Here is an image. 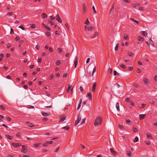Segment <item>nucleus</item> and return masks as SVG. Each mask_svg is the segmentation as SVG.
<instances>
[{
	"mask_svg": "<svg viewBox=\"0 0 157 157\" xmlns=\"http://www.w3.org/2000/svg\"><path fill=\"white\" fill-rule=\"evenodd\" d=\"M102 122V119L100 117H97L94 123V125L97 126L101 124Z\"/></svg>",
	"mask_w": 157,
	"mask_h": 157,
	"instance_id": "f257e3e1",
	"label": "nucleus"
},
{
	"mask_svg": "<svg viewBox=\"0 0 157 157\" xmlns=\"http://www.w3.org/2000/svg\"><path fill=\"white\" fill-rule=\"evenodd\" d=\"M53 141H47L45 143L43 144V146H48L49 144H52L53 143Z\"/></svg>",
	"mask_w": 157,
	"mask_h": 157,
	"instance_id": "f03ea898",
	"label": "nucleus"
},
{
	"mask_svg": "<svg viewBox=\"0 0 157 157\" xmlns=\"http://www.w3.org/2000/svg\"><path fill=\"white\" fill-rule=\"evenodd\" d=\"M81 118L80 115H78L77 119L76 121L75 122V125H76L79 123V121L81 120Z\"/></svg>",
	"mask_w": 157,
	"mask_h": 157,
	"instance_id": "7ed1b4c3",
	"label": "nucleus"
},
{
	"mask_svg": "<svg viewBox=\"0 0 157 157\" xmlns=\"http://www.w3.org/2000/svg\"><path fill=\"white\" fill-rule=\"evenodd\" d=\"M94 29V28L93 27H87L86 26L85 27L86 31V29L88 31H90Z\"/></svg>",
	"mask_w": 157,
	"mask_h": 157,
	"instance_id": "20e7f679",
	"label": "nucleus"
},
{
	"mask_svg": "<svg viewBox=\"0 0 157 157\" xmlns=\"http://www.w3.org/2000/svg\"><path fill=\"white\" fill-rule=\"evenodd\" d=\"M56 21H57L60 22V23H61L62 22V21L59 16V15L58 14H57V15H56Z\"/></svg>",
	"mask_w": 157,
	"mask_h": 157,
	"instance_id": "39448f33",
	"label": "nucleus"
},
{
	"mask_svg": "<svg viewBox=\"0 0 157 157\" xmlns=\"http://www.w3.org/2000/svg\"><path fill=\"white\" fill-rule=\"evenodd\" d=\"M78 57L77 56H76L75 57L74 61L75 68H76L77 67L78 64Z\"/></svg>",
	"mask_w": 157,
	"mask_h": 157,
	"instance_id": "423d86ee",
	"label": "nucleus"
},
{
	"mask_svg": "<svg viewBox=\"0 0 157 157\" xmlns=\"http://www.w3.org/2000/svg\"><path fill=\"white\" fill-rule=\"evenodd\" d=\"M12 145L13 146H14L15 147H20L21 146V144H20L19 143H12Z\"/></svg>",
	"mask_w": 157,
	"mask_h": 157,
	"instance_id": "0eeeda50",
	"label": "nucleus"
},
{
	"mask_svg": "<svg viewBox=\"0 0 157 157\" xmlns=\"http://www.w3.org/2000/svg\"><path fill=\"white\" fill-rule=\"evenodd\" d=\"M96 82L94 83L92 86V91L94 93L95 92L96 86Z\"/></svg>",
	"mask_w": 157,
	"mask_h": 157,
	"instance_id": "6e6552de",
	"label": "nucleus"
},
{
	"mask_svg": "<svg viewBox=\"0 0 157 157\" xmlns=\"http://www.w3.org/2000/svg\"><path fill=\"white\" fill-rule=\"evenodd\" d=\"M110 151H111V153L112 154L116 155H117V152L113 150V149L112 148H110Z\"/></svg>",
	"mask_w": 157,
	"mask_h": 157,
	"instance_id": "1a4fd4ad",
	"label": "nucleus"
},
{
	"mask_svg": "<svg viewBox=\"0 0 157 157\" xmlns=\"http://www.w3.org/2000/svg\"><path fill=\"white\" fill-rule=\"evenodd\" d=\"M146 114H140L139 118L140 120H143Z\"/></svg>",
	"mask_w": 157,
	"mask_h": 157,
	"instance_id": "9d476101",
	"label": "nucleus"
},
{
	"mask_svg": "<svg viewBox=\"0 0 157 157\" xmlns=\"http://www.w3.org/2000/svg\"><path fill=\"white\" fill-rule=\"evenodd\" d=\"M113 11H114V5H113L112 7L110 8V11L109 12V14H111L113 12Z\"/></svg>",
	"mask_w": 157,
	"mask_h": 157,
	"instance_id": "9b49d317",
	"label": "nucleus"
},
{
	"mask_svg": "<svg viewBox=\"0 0 157 157\" xmlns=\"http://www.w3.org/2000/svg\"><path fill=\"white\" fill-rule=\"evenodd\" d=\"M86 97L88 98L90 100H91L92 96L90 93H88L86 95Z\"/></svg>",
	"mask_w": 157,
	"mask_h": 157,
	"instance_id": "f8f14e48",
	"label": "nucleus"
},
{
	"mask_svg": "<svg viewBox=\"0 0 157 157\" xmlns=\"http://www.w3.org/2000/svg\"><path fill=\"white\" fill-rule=\"evenodd\" d=\"M98 33L97 32H95L94 33V35H93V36H91V37L92 38H95L97 36H98Z\"/></svg>",
	"mask_w": 157,
	"mask_h": 157,
	"instance_id": "ddd939ff",
	"label": "nucleus"
},
{
	"mask_svg": "<svg viewBox=\"0 0 157 157\" xmlns=\"http://www.w3.org/2000/svg\"><path fill=\"white\" fill-rule=\"evenodd\" d=\"M66 119V117L64 116L61 117L60 118L59 122H62L64 121Z\"/></svg>",
	"mask_w": 157,
	"mask_h": 157,
	"instance_id": "4468645a",
	"label": "nucleus"
},
{
	"mask_svg": "<svg viewBox=\"0 0 157 157\" xmlns=\"http://www.w3.org/2000/svg\"><path fill=\"white\" fill-rule=\"evenodd\" d=\"M116 108L117 109V110L118 111H120V108H119V103L117 102L116 103Z\"/></svg>",
	"mask_w": 157,
	"mask_h": 157,
	"instance_id": "2eb2a0df",
	"label": "nucleus"
},
{
	"mask_svg": "<svg viewBox=\"0 0 157 157\" xmlns=\"http://www.w3.org/2000/svg\"><path fill=\"white\" fill-rule=\"evenodd\" d=\"M126 154L128 155V157H130L131 156L132 153L129 151H126Z\"/></svg>",
	"mask_w": 157,
	"mask_h": 157,
	"instance_id": "dca6fc26",
	"label": "nucleus"
},
{
	"mask_svg": "<svg viewBox=\"0 0 157 157\" xmlns=\"http://www.w3.org/2000/svg\"><path fill=\"white\" fill-rule=\"evenodd\" d=\"M82 100L81 99L80 100L79 104L78 105V107H77V110L79 109L80 108V107H81V105L82 103Z\"/></svg>",
	"mask_w": 157,
	"mask_h": 157,
	"instance_id": "f3484780",
	"label": "nucleus"
},
{
	"mask_svg": "<svg viewBox=\"0 0 157 157\" xmlns=\"http://www.w3.org/2000/svg\"><path fill=\"white\" fill-rule=\"evenodd\" d=\"M137 39L138 40L141 41H143L144 40L143 37H141L140 36H138Z\"/></svg>",
	"mask_w": 157,
	"mask_h": 157,
	"instance_id": "a211bd4d",
	"label": "nucleus"
},
{
	"mask_svg": "<svg viewBox=\"0 0 157 157\" xmlns=\"http://www.w3.org/2000/svg\"><path fill=\"white\" fill-rule=\"evenodd\" d=\"M41 113L44 116L47 117L49 115V114L45 112H42Z\"/></svg>",
	"mask_w": 157,
	"mask_h": 157,
	"instance_id": "6ab92c4d",
	"label": "nucleus"
},
{
	"mask_svg": "<svg viewBox=\"0 0 157 157\" xmlns=\"http://www.w3.org/2000/svg\"><path fill=\"white\" fill-rule=\"evenodd\" d=\"M41 143H40L34 144L33 145L34 147L36 148L37 147H40L41 145Z\"/></svg>",
	"mask_w": 157,
	"mask_h": 157,
	"instance_id": "aec40b11",
	"label": "nucleus"
},
{
	"mask_svg": "<svg viewBox=\"0 0 157 157\" xmlns=\"http://www.w3.org/2000/svg\"><path fill=\"white\" fill-rule=\"evenodd\" d=\"M26 123L28 124V126L29 127H32L34 126V125L33 124L30 123L29 122H27Z\"/></svg>",
	"mask_w": 157,
	"mask_h": 157,
	"instance_id": "412c9836",
	"label": "nucleus"
},
{
	"mask_svg": "<svg viewBox=\"0 0 157 157\" xmlns=\"http://www.w3.org/2000/svg\"><path fill=\"white\" fill-rule=\"evenodd\" d=\"M143 81L145 84H147L149 82V80L147 78H145L143 79Z\"/></svg>",
	"mask_w": 157,
	"mask_h": 157,
	"instance_id": "4be33fe9",
	"label": "nucleus"
},
{
	"mask_svg": "<svg viewBox=\"0 0 157 157\" xmlns=\"http://www.w3.org/2000/svg\"><path fill=\"white\" fill-rule=\"evenodd\" d=\"M71 87H72V85H70V84L68 85V88L67 90V92L68 93L69 92L70 89V88H71Z\"/></svg>",
	"mask_w": 157,
	"mask_h": 157,
	"instance_id": "5701e85b",
	"label": "nucleus"
},
{
	"mask_svg": "<svg viewBox=\"0 0 157 157\" xmlns=\"http://www.w3.org/2000/svg\"><path fill=\"white\" fill-rule=\"evenodd\" d=\"M69 126L68 125H66L65 127L62 128V129H64L65 130H68L69 128Z\"/></svg>",
	"mask_w": 157,
	"mask_h": 157,
	"instance_id": "b1692460",
	"label": "nucleus"
},
{
	"mask_svg": "<svg viewBox=\"0 0 157 157\" xmlns=\"http://www.w3.org/2000/svg\"><path fill=\"white\" fill-rule=\"evenodd\" d=\"M6 136L10 140H12L13 139V137L9 135H6Z\"/></svg>",
	"mask_w": 157,
	"mask_h": 157,
	"instance_id": "393cba45",
	"label": "nucleus"
},
{
	"mask_svg": "<svg viewBox=\"0 0 157 157\" xmlns=\"http://www.w3.org/2000/svg\"><path fill=\"white\" fill-rule=\"evenodd\" d=\"M41 16L43 18H45L47 17V15L46 13H44L42 14Z\"/></svg>",
	"mask_w": 157,
	"mask_h": 157,
	"instance_id": "a878e982",
	"label": "nucleus"
},
{
	"mask_svg": "<svg viewBox=\"0 0 157 157\" xmlns=\"http://www.w3.org/2000/svg\"><path fill=\"white\" fill-rule=\"evenodd\" d=\"M83 8L84 12L85 13L86 10V5L85 4H83Z\"/></svg>",
	"mask_w": 157,
	"mask_h": 157,
	"instance_id": "bb28decb",
	"label": "nucleus"
},
{
	"mask_svg": "<svg viewBox=\"0 0 157 157\" xmlns=\"http://www.w3.org/2000/svg\"><path fill=\"white\" fill-rule=\"evenodd\" d=\"M126 122L127 124H128L130 125L132 123L131 121L129 119L126 120Z\"/></svg>",
	"mask_w": 157,
	"mask_h": 157,
	"instance_id": "cd10ccee",
	"label": "nucleus"
},
{
	"mask_svg": "<svg viewBox=\"0 0 157 157\" xmlns=\"http://www.w3.org/2000/svg\"><path fill=\"white\" fill-rule=\"evenodd\" d=\"M138 138L137 136H136L135 139L133 140V141L134 142H136L138 141Z\"/></svg>",
	"mask_w": 157,
	"mask_h": 157,
	"instance_id": "c85d7f7f",
	"label": "nucleus"
},
{
	"mask_svg": "<svg viewBox=\"0 0 157 157\" xmlns=\"http://www.w3.org/2000/svg\"><path fill=\"white\" fill-rule=\"evenodd\" d=\"M27 151H28V149H22L21 150V151L22 153H26Z\"/></svg>",
	"mask_w": 157,
	"mask_h": 157,
	"instance_id": "c756f323",
	"label": "nucleus"
},
{
	"mask_svg": "<svg viewBox=\"0 0 157 157\" xmlns=\"http://www.w3.org/2000/svg\"><path fill=\"white\" fill-rule=\"evenodd\" d=\"M142 35L144 36H146L147 35V33L144 31H142Z\"/></svg>",
	"mask_w": 157,
	"mask_h": 157,
	"instance_id": "7c9ffc66",
	"label": "nucleus"
},
{
	"mask_svg": "<svg viewBox=\"0 0 157 157\" xmlns=\"http://www.w3.org/2000/svg\"><path fill=\"white\" fill-rule=\"evenodd\" d=\"M13 14V12H10L8 13L7 14V15L9 16H12Z\"/></svg>",
	"mask_w": 157,
	"mask_h": 157,
	"instance_id": "2f4dec72",
	"label": "nucleus"
},
{
	"mask_svg": "<svg viewBox=\"0 0 157 157\" xmlns=\"http://www.w3.org/2000/svg\"><path fill=\"white\" fill-rule=\"evenodd\" d=\"M118 44H116L115 47V48H114L115 50V51H117L118 50Z\"/></svg>",
	"mask_w": 157,
	"mask_h": 157,
	"instance_id": "473e14b6",
	"label": "nucleus"
},
{
	"mask_svg": "<svg viewBox=\"0 0 157 157\" xmlns=\"http://www.w3.org/2000/svg\"><path fill=\"white\" fill-rule=\"evenodd\" d=\"M119 127L120 129L121 130H123L124 129L123 126L122 125L119 124Z\"/></svg>",
	"mask_w": 157,
	"mask_h": 157,
	"instance_id": "72a5a7b5",
	"label": "nucleus"
},
{
	"mask_svg": "<svg viewBox=\"0 0 157 157\" xmlns=\"http://www.w3.org/2000/svg\"><path fill=\"white\" fill-rule=\"evenodd\" d=\"M120 67L122 68H123V69H125L126 68V67L125 66V65H124V64H121L120 65Z\"/></svg>",
	"mask_w": 157,
	"mask_h": 157,
	"instance_id": "f704fd0d",
	"label": "nucleus"
},
{
	"mask_svg": "<svg viewBox=\"0 0 157 157\" xmlns=\"http://www.w3.org/2000/svg\"><path fill=\"white\" fill-rule=\"evenodd\" d=\"M0 109L2 110H4L5 109V108L2 105H0Z\"/></svg>",
	"mask_w": 157,
	"mask_h": 157,
	"instance_id": "c9c22d12",
	"label": "nucleus"
},
{
	"mask_svg": "<svg viewBox=\"0 0 157 157\" xmlns=\"http://www.w3.org/2000/svg\"><path fill=\"white\" fill-rule=\"evenodd\" d=\"M133 129L134 132H138V129L134 127Z\"/></svg>",
	"mask_w": 157,
	"mask_h": 157,
	"instance_id": "e433bc0d",
	"label": "nucleus"
},
{
	"mask_svg": "<svg viewBox=\"0 0 157 157\" xmlns=\"http://www.w3.org/2000/svg\"><path fill=\"white\" fill-rule=\"evenodd\" d=\"M86 120V118H84L82 119V121L81 122V124H83L85 123V121Z\"/></svg>",
	"mask_w": 157,
	"mask_h": 157,
	"instance_id": "4c0bfd02",
	"label": "nucleus"
},
{
	"mask_svg": "<svg viewBox=\"0 0 157 157\" xmlns=\"http://www.w3.org/2000/svg\"><path fill=\"white\" fill-rule=\"evenodd\" d=\"M92 8L93 10L94 11V14H96V11L95 10L94 6H92Z\"/></svg>",
	"mask_w": 157,
	"mask_h": 157,
	"instance_id": "58836bf2",
	"label": "nucleus"
},
{
	"mask_svg": "<svg viewBox=\"0 0 157 157\" xmlns=\"http://www.w3.org/2000/svg\"><path fill=\"white\" fill-rule=\"evenodd\" d=\"M132 6L134 8H136L137 6V5L134 3H133L132 4Z\"/></svg>",
	"mask_w": 157,
	"mask_h": 157,
	"instance_id": "ea45409f",
	"label": "nucleus"
},
{
	"mask_svg": "<svg viewBox=\"0 0 157 157\" xmlns=\"http://www.w3.org/2000/svg\"><path fill=\"white\" fill-rule=\"evenodd\" d=\"M96 67H95L93 70V72H92V75H94V74L96 72Z\"/></svg>",
	"mask_w": 157,
	"mask_h": 157,
	"instance_id": "a19ab883",
	"label": "nucleus"
},
{
	"mask_svg": "<svg viewBox=\"0 0 157 157\" xmlns=\"http://www.w3.org/2000/svg\"><path fill=\"white\" fill-rule=\"evenodd\" d=\"M61 63V62L59 60H58L56 63V64L57 65H59Z\"/></svg>",
	"mask_w": 157,
	"mask_h": 157,
	"instance_id": "79ce46f5",
	"label": "nucleus"
},
{
	"mask_svg": "<svg viewBox=\"0 0 157 157\" xmlns=\"http://www.w3.org/2000/svg\"><path fill=\"white\" fill-rule=\"evenodd\" d=\"M124 38L126 40H128V37L127 35L126 34L124 35Z\"/></svg>",
	"mask_w": 157,
	"mask_h": 157,
	"instance_id": "37998d69",
	"label": "nucleus"
},
{
	"mask_svg": "<svg viewBox=\"0 0 157 157\" xmlns=\"http://www.w3.org/2000/svg\"><path fill=\"white\" fill-rule=\"evenodd\" d=\"M146 135H147V137L148 138H152V136L151 135L149 134H147Z\"/></svg>",
	"mask_w": 157,
	"mask_h": 157,
	"instance_id": "c03bdc74",
	"label": "nucleus"
},
{
	"mask_svg": "<svg viewBox=\"0 0 157 157\" xmlns=\"http://www.w3.org/2000/svg\"><path fill=\"white\" fill-rule=\"evenodd\" d=\"M10 33L11 34H12L14 33L13 30L12 28H11Z\"/></svg>",
	"mask_w": 157,
	"mask_h": 157,
	"instance_id": "a18cd8bd",
	"label": "nucleus"
},
{
	"mask_svg": "<svg viewBox=\"0 0 157 157\" xmlns=\"http://www.w3.org/2000/svg\"><path fill=\"white\" fill-rule=\"evenodd\" d=\"M36 26L34 24H32L31 25L30 27L32 28H34Z\"/></svg>",
	"mask_w": 157,
	"mask_h": 157,
	"instance_id": "49530a36",
	"label": "nucleus"
},
{
	"mask_svg": "<svg viewBox=\"0 0 157 157\" xmlns=\"http://www.w3.org/2000/svg\"><path fill=\"white\" fill-rule=\"evenodd\" d=\"M46 35L48 36H49L51 35V33L50 32H47L46 33Z\"/></svg>",
	"mask_w": 157,
	"mask_h": 157,
	"instance_id": "de8ad7c7",
	"label": "nucleus"
},
{
	"mask_svg": "<svg viewBox=\"0 0 157 157\" xmlns=\"http://www.w3.org/2000/svg\"><path fill=\"white\" fill-rule=\"evenodd\" d=\"M128 55L129 56H132L133 55V54L132 53V52H128Z\"/></svg>",
	"mask_w": 157,
	"mask_h": 157,
	"instance_id": "09e8293b",
	"label": "nucleus"
},
{
	"mask_svg": "<svg viewBox=\"0 0 157 157\" xmlns=\"http://www.w3.org/2000/svg\"><path fill=\"white\" fill-rule=\"evenodd\" d=\"M4 118V116H3L2 115H0V122H1L2 121L1 119H3Z\"/></svg>",
	"mask_w": 157,
	"mask_h": 157,
	"instance_id": "8fccbe9b",
	"label": "nucleus"
},
{
	"mask_svg": "<svg viewBox=\"0 0 157 157\" xmlns=\"http://www.w3.org/2000/svg\"><path fill=\"white\" fill-rule=\"evenodd\" d=\"M89 23H90V22L88 20V19H87L85 22V24L87 25L88 24H89Z\"/></svg>",
	"mask_w": 157,
	"mask_h": 157,
	"instance_id": "3c124183",
	"label": "nucleus"
},
{
	"mask_svg": "<svg viewBox=\"0 0 157 157\" xmlns=\"http://www.w3.org/2000/svg\"><path fill=\"white\" fill-rule=\"evenodd\" d=\"M6 78L8 79H11V76L9 75H8L6 76Z\"/></svg>",
	"mask_w": 157,
	"mask_h": 157,
	"instance_id": "603ef678",
	"label": "nucleus"
},
{
	"mask_svg": "<svg viewBox=\"0 0 157 157\" xmlns=\"http://www.w3.org/2000/svg\"><path fill=\"white\" fill-rule=\"evenodd\" d=\"M18 28H21L22 30H25V28L21 26H19Z\"/></svg>",
	"mask_w": 157,
	"mask_h": 157,
	"instance_id": "864d4df0",
	"label": "nucleus"
},
{
	"mask_svg": "<svg viewBox=\"0 0 157 157\" xmlns=\"http://www.w3.org/2000/svg\"><path fill=\"white\" fill-rule=\"evenodd\" d=\"M57 50L59 53H61V52L62 51V50L60 48H58Z\"/></svg>",
	"mask_w": 157,
	"mask_h": 157,
	"instance_id": "5fc2aeb1",
	"label": "nucleus"
},
{
	"mask_svg": "<svg viewBox=\"0 0 157 157\" xmlns=\"http://www.w3.org/2000/svg\"><path fill=\"white\" fill-rule=\"evenodd\" d=\"M19 39L20 38L18 36H17L15 38V40H16V41H18L19 40Z\"/></svg>",
	"mask_w": 157,
	"mask_h": 157,
	"instance_id": "6e6d98bb",
	"label": "nucleus"
},
{
	"mask_svg": "<svg viewBox=\"0 0 157 157\" xmlns=\"http://www.w3.org/2000/svg\"><path fill=\"white\" fill-rule=\"evenodd\" d=\"M23 88L26 89V90H27V88H28V86L27 85H25L23 86Z\"/></svg>",
	"mask_w": 157,
	"mask_h": 157,
	"instance_id": "4d7b16f0",
	"label": "nucleus"
},
{
	"mask_svg": "<svg viewBox=\"0 0 157 157\" xmlns=\"http://www.w3.org/2000/svg\"><path fill=\"white\" fill-rule=\"evenodd\" d=\"M41 61H42V58H39L38 59V60H37V61H38V63H40V62H41Z\"/></svg>",
	"mask_w": 157,
	"mask_h": 157,
	"instance_id": "13d9d810",
	"label": "nucleus"
},
{
	"mask_svg": "<svg viewBox=\"0 0 157 157\" xmlns=\"http://www.w3.org/2000/svg\"><path fill=\"white\" fill-rule=\"evenodd\" d=\"M49 21L50 22L52 25H53L54 24V22L51 20H49Z\"/></svg>",
	"mask_w": 157,
	"mask_h": 157,
	"instance_id": "bf43d9fd",
	"label": "nucleus"
},
{
	"mask_svg": "<svg viewBox=\"0 0 157 157\" xmlns=\"http://www.w3.org/2000/svg\"><path fill=\"white\" fill-rule=\"evenodd\" d=\"M36 48L37 50H39L40 48V46L39 45H37L36 46Z\"/></svg>",
	"mask_w": 157,
	"mask_h": 157,
	"instance_id": "052dcab7",
	"label": "nucleus"
},
{
	"mask_svg": "<svg viewBox=\"0 0 157 157\" xmlns=\"http://www.w3.org/2000/svg\"><path fill=\"white\" fill-rule=\"evenodd\" d=\"M130 104L132 105L133 106H134L135 105L133 101H130Z\"/></svg>",
	"mask_w": 157,
	"mask_h": 157,
	"instance_id": "680f3d73",
	"label": "nucleus"
},
{
	"mask_svg": "<svg viewBox=\"0 0 157 157\" xmlns=\"http://www.w3.org/2000/svg\"><path fill=\"white\" fill-rule=\"evenodd\" d=\"M109 71H110V73L111 74L112 72V69L111 68H109Z\"/></svg>",
	"mask_w": 157,
	"mask_h": 157,
	"instance_id": "e2e57ef3",
	"label": "nucleus"
},
{
	"mask_svg": "<svg viewBox=\"0 0 157 157\" xmlns=\"http://www.w3.org/2000/svg\"><path fill=\"white\" fill-rule=\"evenodd\" d=\"M128 69L130 71H132L133 69V67H128Z\"/></svg>",
	"mask_w": 157,
	"mask_h": 157,
	"instance_id": "0e129e2a",
	"label": "nucleus"
},
{
	"mask_svg": "<svg viewBox=\"0 0 157 157\" xmlns=\"http://www.w3.org/2000/svg\"><path fill=\"white\" fill-rule=\"evenodd\" d=\"M54 77V76L53 75H52L50 77L49 79L50 80L52 79V78H53Z\"/></svg>",
	"mask_w": 157,
	"mask_h": 157,
	"instance_id": "69168bd1",
	"label": "nucleus"
},
{
	"mask_svg": "<svg viewBox=\"0 0 157 157\" xmlns=\"http://www.w3.org/2000/svg\"><path fill=\"white\" fill-rule=\"evenodd\" d=\"M130 99L128 98H127L126 99H125V101L127 102H130Z\"/></svg>",
	"mask_w": 157,
	"mask_h": 157,
	"instance_id": "338daca9",
	"label": "nucleus"
},
{
	"mask_svg": "<svg viewBox=\"0 0 157 157\" xmlns=\"http://www.w3.org/2000/svg\"><path fill=\"white\" fill-rule=\"evenodd\" d=\"M154 79L157 82V75H155V76Z\"/></svg>",
	"mask_w": 157,
	"mask_h": 157,
	"instance_id": "774afa93",
	"label": "nucleus"
}]
</instances>
